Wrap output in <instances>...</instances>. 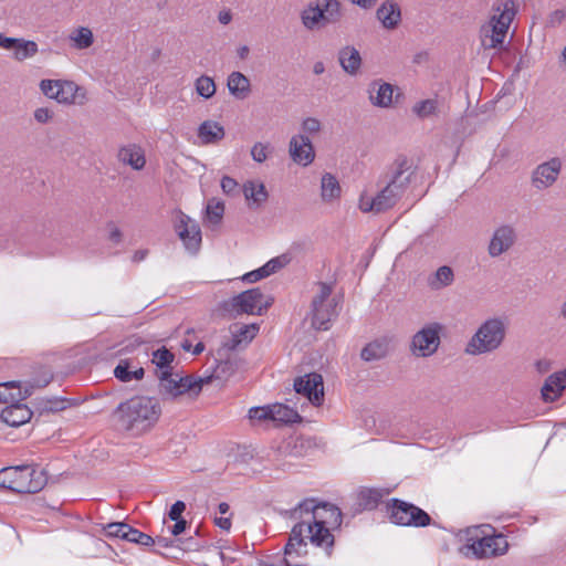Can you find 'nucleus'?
<instances>
[{"instance_id": "20", "label": "nucleus", "mask_w": 566, "mask_h": 566, "mask_svg": "<svg viewBox=\"0 0 566 566\" xmlns=\"http://www.w3.org/2000/svg\"><path fill=\"white\" fill-rule=\"evenodd\" d=\"M32 415L31 409L20 401L8 405L1 411L0 418L10 427H19L28 422L32 418Z\"/></svg>"}, {"instance_id": "49", "label": "nucleus", "mask_w": 566, "mask_h": 566, "mask_svg": "<svg viewBox=\"0 0 566 566\" xmlns=\"http://www.w3.org/2000/svg\"><path fill=\"white\" fill-rule=\"evenodd\" d=\"M129 526L130 525L125 522H112L104 526V531L108 537L125 539Z\"/></svg>"}, {"instance_id": "36", "label": "nucleus", "mask_w": 566, "mask_h": 566, "mask_svg": "<svg viewBox=\"0 0 566 566\" xmlns=\"http://www.w3.org/2000/svg\"><path fill=\"white\" fill-rule=\"evenodd\" d=\"M156 377L159 380V392L165 398L170 397L172 399L177 398L178 395V374H175L174 370H166L164 373H157Z\"/></svg>"}, {"instance_id": "22", "label": "nucleus", "mask_w": 566, "mask_h": 566, "mask_svg": "<svg viewBox=\"0 0 566 566\" xmlns=\"http://www.w3.org/2000/svg\"><path fill=\"white\" fill-rule=\"evenodd\" d=\"M377 19L388 30L396 29L401 21V10L397 2L387 0L376 11Z\"/></svg>"}, {"instance_id": "57", "label": "nucleus", "mask_w": 566, "mask_h": 566, "mask_svg": "<svg viewBox=\"0 0 566 566\" xmlns=\"http://www.w3.org/2000/svg\"><path fill=\"white\" fill-rule=\"evenodd\" d=\"M302 128L308 134H315L321 130V123L317 118L307 117L303 120Z\"/></svg>"}, {"instance_id": "55", "label": "nucleus", "mask_w": 566, "mask_h": 566, "mask_svg": "<svg viewBox=\"0 0 566 566\" xmlns=\"http://www.w3.org/2000/svg\"><path fill=\"white\" fill-rule=\"evenodd\" d=\"M566 19V10L557 9L549 13L547 18V27L555 28L560 25Z\"/></svg>"}, {"instance_id": "12", "label": "nucleus", "mask_w": 566, "mask_h": 566, "mask_svg": "<svg viewBox=\"0 0 566 566\" xmlns=\"http://www.w3.org/2000/svg\"><path fill=\"white\" fill-rule=\"evenodd\" d=\"M562 159L553 157L535 167L531 175V184L536 190L552 187L562 171Z\"/></svg>"}, {"instance_id": "61", "label": "nucleus", "mask_w": 566, "mask_h": 566, "mask_svg": "<svg viewBox=\"0 0 566 566\" xmlns=\"http://www.w3.org/2000/svg\"><path fill=\"white\" fill-rule=\"evenodd\" d=\"M221 188L224 193L230 195L237 191L238 182L233 178L224 176L221 179Z\"/></svg>"}, {"instance_id": "17", "label": "nucleus", "mask_w": 566, "mask_h": 566, "mask_svg": "<svg viewBox=\"0 0 566 566\" xmlns=\"http://www.w3.org/2000/svg\"><path fill=\"white\" fill-rule=\"evenodd\" d=\"M290 155L298 165L307 166L312 164L315 151L311 139L305 135L293 136L290 140Z\"/></svg>"}, {"instance_id": "29", "label": "nucleus", "mask_w": 566, "mask_h": 566, "mask_svg": "<svg viewBox=\"0 0 566 566\" xmlns=\"http://www.w3.org/2000/svg\"><path fill=\"white\" fill-rule=\"evenodd\" d=\"M227 86L230 94L238 99H244L251 93L250 80L239 71H234L228 76Z\"/></svg>"}, {"instance_id": "7", "label": "nucleus", "mask_w": 566, "mask_h": 566, "mask_svg": "<svg viewBox=\"0 0 566 566\" xmlns=\"http://www.w3.org/2000/svg\"><path fill=\"white\" fill-rule=\"evenodd\" d=\"M264 298L260 287L247 290L232 298L224 302L223 308L228 312H233L235 315L250 314L262 315L272 305L273 300H268L262 303Z\"/></svg>"}, {"instance_id": "62", "label": "nucleus", "mask_w": 566, "mask_h": 566, "mask_svg": "<svg viewBox=\"0 0 566 566\" xmlns=\"http://www.w3.org/2000/svg\"><path fill=\"white\" fill-rule=\"evenodd\" d=\"M175 524L170 527V533L174 536H179L184 533L188 526V522L185 518L172 520Z\"/></svg>"}, {"instance_id": "44", "label": "nucleus", "mask_w": 566, "mask_h": 566, "mask_svg": "<svg viewBox=\"0 0 566 566\" xmlns=\"http://www.w3.org/2000/svg\"><path fill=\"white\" fill-rule=\"evenodd\" d=\"M71 39L75 43V48L80 50H84L90 48L93 42V33L88 28L81 27L75 31V35L71 36Z\"/></svg>"}, {"instance_id": "58", "label": "nucleus", "mask_w": 566, "mask_h": 566, "mask_svg": "<svg viewBox=\"0 0 566 566\" xmlns=\"http://www.w3.org/2000/svg\"><path fill=\"white\" fill-rule=\"evenodd\" d=\"M186 510V504L185 502L182 501H176L169 512H168V517L172 521V520H178V518H184L182 517V513L185 512Z\"/></svg>"}, {"instance_id": "31", "label": "nucleus", "mask_w": 566, "mask_h": 566, "mask_svg": "<svg viewBox=\"0 0 566 566\" xmlns=\"http://www.w3.org/2000/svg\"><path fill=\"white\" fill-rule=\"evenodd\" d=\"M224 128L218 122L205 120L198 128V137L205 145L216 144L224 138Z\"/></svg>"}, {"instance_id": "45", "label": "nucleus", "mask_w": 566, "mask_h": 566, "mask_svg": "<svg viewBox=\"0 0 566 566\" xmlns=\"http://www.w3.org/2000/svg\"><path fill=\"white\" fill-rule=\"evenodd\" d=\"M438 108L437 99H423L416 103L412 107L413 113L420 118H426L434 115Z\"/></svg>"}, {"instance_id": "5", "label": "nucleus", "mask_w": 566, "mask_h": 566, "mask_svg": "<svg viewBox=\"0 0 566 566\" xmlns=\"http://www.w3.org/2000/svg\"><path fill=\"white\" fill-rule=\"evenodd\" d=\"M389 521L398 526L427 527L433 524L432 517L413 503L392 497L385 504Z\"/></svg>"}, {"instance_id": "27", "label": "nucleus", "mask_w": 566, "mask_h": 566, "mask_svg": "<svg viewBox=\"0 0 566 566\" xmlns=\"http://www.w3.org/2000/svg\"><path fill=\"white\" fill-rule=\"evenodd\" d=\"M31 396L30 389H23L19 381H8L0 384V402L12 403L25 400Z\"/></svg>"}, {"instance_id": "63", "label": "nucleus", "mask_w": 566, "mask_h": 566, "mask_svg": "<svg viewBox=\"0 0 566 566\" xmlns=\"http://www.w3.org/2000/svg\"><path fill=\"white\" fill-rule=\"evenodd\" d=\"M18 38H9L4 34L0 33V46L6 50H14V46L18 43Z\"/></svg>"}, {"instance_id": "25", "label": "nucleus", "mask_w": 566, "mask_h": 566, "mask_svg": "<svg viewBox=\"0 0 566 566\" xmlns=\"http://www.w3.org/2000/svg\"><path fill=\"white\" fill-rule=\"evenodd\" d=\"M212 376L195 377L191 375L179 377L178 376V391L179 396L188 394L190 397H198L202 390L203 385L211 382Z\"/></svg>"}, {"instance_id": "3", "label": "nucleus", "mask_w": 566, "mask_h": 566, "mask_svg": "<svg viewBox=\"0 0 566 566\" xmlns=\"http://www.w3.org/2000/svg\"><path fill=\"white\" fill-rule=\"evenodd\" d=\"M492 10L495 13L480 30L481 44L485 50L502 49L509 27L515 15L514 0H496Z\"/></svg>"}, {"instance_id": "4", "label": "nucleus", "mask_w": 566, "mask_h": 566, "mask_svg": "<svg viewBox=\"0 0 566 566\" xmlns=\"http://www.w3.org/2000/svg\"><path fill=\"white\" fill-rule=\"evenodd\" d=\"M343 17V4L339 0L310 1L300 14L303 27L308 31L337 24Z\"/></svg>"}, {"instance_id": "15", "label": "nucleus", "mask_w": 566, "mask_h": 566, "mask_svg": "<svg viewBox=\"0 0 566 566\" xmlns=\"http://www.w3.org/2000/svg\"><path fill=\"white\" fill-rule=\"evenodd\" d=\"M398 343V338L395 335H381L363 347L360 358L364 361L384 359L397 349Z\"/></svg>"}, {"instance_id": "56", "label": "nucleus", "mask_w": 566, "mask_h": 566, "mask_svg": "<svg viewBox=\"0 0 566 566\" xmlns=\"http://www.w3.org/2000/svg\"><path fill=\"white\" fill-rule=\"evenodd\" d=\"M213 373L212 378H221L226 375H230L233 373V365L230 360H221L217 364Z\"/></svg>"}, {"instance_id": "39", "label": "nucleus", "mask_w": 566, "mask_h": 566, "mask_svg": "<svg viewBox=\"0 0 566 566\" xmlns=\"http://www.w3.org/2000/svg\"><path fill=\"white\" fill-rule=\"evenodd\" d=\"M175 359V355L167 349L165 346H161L160 348L156 349L153 353V364L156 365V374L157 373H164L166 370H174L171 364Z\"/></svg>"}, {"instance_id": "60", "label": "nucleus", "mask_w": 566, "mask_h": 566, "mask_svg": "<svg viewBox=\"0 0 566 566\" xmlns=\"http://www.w3.org/2000/svg\"><path fill=\"white\" fill-rule=\"evenodd\" d=\"M53 116V113L46 107H39L34 111V119L38 123L45 124Z\"/></svg>"}, {"instance_id": "21", "label": "nucleus", "mask_w": 566, "mask_h": 566, "mask_svg": "<svg viewBox=\"0 0 566 566\" xmlns=\"http://www.w3.org/2000/svg\"><path fill=\"white\" fill-rule=\"evenodd\" d=\"M337 301L333 297L327 305L312 310V324L315 328L327 331L332 319L338 316Z\"/></svg>"}, {"instance_id": "53", "label": "nucleus", "mask_w": 566, "mask_h": 566, "mask_svg": "<svg viewBox=\"0 0 566 566\" xmlns=\"http://www.w3.org/2000/svg\"><path fill=\"white\" fill-rule=\"evenodd\" d=\"M269 145L255 143L251 149V156L256 163H263L268 158Z\"/></svg>"}, {"instance_id": "19", "label": "nucleus", "mask_w": 566, "mask_h": 566, "mask_svg": "<svg viewBox=\"0 0 566 566\" xmlns=\"http://www.w3.org/2000/svg\"><path fill=\"white\" fill-rule=\"evenodd\" d=\"M402 192L392 187L386 185L374 198H371L368 207H365V211H371L375 213L385 212L392 208L401 197Z\"/></svg>"}, {"instance_id": "9", "label": "nucleus", "mask_w": 566, "mask_h": 566, "mask_svg": "<svg viewBox=\"0 0 566 566\" xmlns=\"http://www.w3.org/2000/svg\"><path fill=\"white\" fill-rule=\"evenodd\" d=\"M441 325L430 324L417 332L411 340V352L421 357H428L434 354L440 345Z\"/></svg>"}, {"instance_id": "6", "label": "nucleus", "mask_w": 566, "mask_h": 566, "mask_svg": "<svg viewBox=\"0 0 566 566\" xmlns=\"http://www.w3.org/2000/svg\"><path fill=\"white\" fill-rule=\"evenodd\" d=\"M505 338V325L501 318L486 319L472 336L467 352L472 355L497 349Z\"/></svg>"}, {"instance_id": "34", "label": "nucleus", "mask_w": 566, "mask_h": 566, "mask_svg": "<svg viewBox=\"0 0 566 566\" xmlns=\"http://www.w3.org/2000/svg\"><path fill=\"white\" fill-rule=\"evenodd\" d=\"M272 421L282 424H292L302 421V417L293 408L283 405L274 403L271 406Z\"/></svg>"}, {"instance_id": "24", "label": "nucleus", "mask_w": 566, "mask_h": 566, "mask_svg": "<svg viewBox=\"0 0 566 566\" xmlns=\"http://www.w3.org/2000/svg\"><path fill=\"white\" fill-rule=\"evenodd\" d=\"M564 389H566V379L558 375V371L554 373L546 378L542 387V398L545 402H553L562 396Z\"/></svg>"}, {"instance_id": "37", "label": "nucleus", "mask_w": 566, "mask_h": 566, "mask_svg": "<svg viewBox=\"0 0 566 566\" xmlns=\"http://www.w3.org/2000/svg\"><path fill=\"white\" fill-rule=\"evenodd\" d=\"M80 87L72 81L57 80V88L55 90V101L62 104H74L76 103Z\"/></svg>"}, {"instance_id": "42", "label": "nucleus", "mask_w": 566, "mask_h": 566, "mask_svg": "<svg viewBox=\"0 0 566 566\" xmlns=\"http://www.w3.org/2000/svg\"><path fill=\"white\" fill-rule=\"evenodd\" d=\"M67 402V399L57 397L41 399L38 403V409L40 410V413L57 412L66 409Z\"/></svg>"}, {"instance_id": "38", "label": "nucleus", "mask_w": 566, "mask_h": 566, "mask_svg": "<svg viewBox=\"0 0 566 566\" xmlns=\"http://www.w3.org/2000/svg\"><path fill=\"white\" fill-rule=\"evenodd\" d=\"M322 189V199L324 201H331L335 198H338L340 195V186L335 176L329 172H326L322 177L321 182Z\"/></svg>"}, {"instance_id": "59", "label": "nucleus", "mask_w": 566, "mask_h": 566, "mask_svg": "<svg viewBox=\"0 0 566 566\" xmlns=\"http://www.w3.org/2000/svg\"><path fill=\"white\" fill-rule=\"evenodd\" d=\"M177 547L185 551H198L201 547V544L192 537L186 539L177 538Z\"/></svg>"}, {"instance_id": "14", "label": "nucleus", "mask_w": 566, "mask_h": 566, "mask_svg": "<svg viewBox=\"0 0 566 566\" xmlns=\"http://www.w3.org/2000/svg\"><path fill=\"white\" fill-rule=\"evenodd\" d=\"M179 239L185 248L192 254H196L201 247V230L199 224L184 212H179L178 222L175 226Z\"/></svg>"}, {"instance_id": "40", "label": "nucleus", "mask_w": 566, "mask_h": 566, "mask_svg": "<svg viewBox=\"0 0 566 566\" xmlns=\"http://www.w3.org/2000/svg\"><path fill=\"white\" fill-rule=\"evenodd\" d=\"M436 280L430 282V286L433 290H439L442 287L450 286L454 281L453 270L448 265H442L438 268L434 273Z\"/></svg>"}, {"instance_id": "8", "label": "nucleus", "mask_w": 566, "mask_h": 566, "mask_svg": "<svg viewBox=\"0 0 566 566\" xmlns=\"http://www.w3.org/2000/svg\"><path fill=\"white\" fill-rule=\"evenodd\" d=\"M468 542L464 554L480 559L504 555L509 549L506 537L502 534L471 536Z\"/></svg>"}, {"instance_id": "43", "label": "nucleus", "mask_w": 566, "mask_h": 566, "mask_svg": "<svg viewBox=\"0 0 566 566\" xmlns=\"http://www.w3.org/2000/svg\"><path fill=\"white\" fill-rule=\"evenodd\" d=\"M196 92L203 98H210L216 93L214 81L207 75H201L196 80Z\"/></svg>"}, {"instance_id": "23", "label": "nucleus", "mask_w": 566, "mask_h": 566, "mask_svg": "<svg viewBox=\"0 0 566 566\" xmlns=\"http://www.w3.org/2000/svg\"><path fill=\"white\" fill-rule=\"evenodd\" d=\"M289 262V259L285 255L276 256L268 261L261 268L248 272L243 275V280L249 283H255L264 277L270 276L271 274L277 272L280 269L285 266Z\"/></svg>"}, {"instance_id": "32", "label": "nucleus", "mask_w": 566, "mask_h": 566, "mask_svg": "<svg viewBox=\"0 0 566 566\" xmlns=\"http://www.w3.org/2000/svg\"><path fill=\"white\" fill-rule=\"evenodd\" d=\"M384 493L379 489L363 488L357 495V505L354 513H360L365 510H374L381 501Z\"/></svg>"}, {"instance_id": "50", "label": "nucleus", "mask_w": 566, "mask_h": 566, "mask_svg": "<svg viewBox=\"0 0 566 566\" xmlns=\"http://www.w3.org/2000/svg\"><path fill=\"white\" fill-rule=\"evenodd\" d=\"M223 213H224V205L222 202H217L214 205L209 202L206 208L207 219L212 224H219L222 220Z\"/></svg>"}, {"instance_id": "11", "label": "nucleus", "mask_w": 566, "mask_h": 566, "mask_svg": "<svg viewBox=\"0 0 566 566\" xmlns=\"http://www.w3.org/2000/svg\"><path fill=\"white\" fill-rule=\"evenodd\" d=\"M17 469L15 493H36L41 491L46 482L48 476L43 470H38L30 465L14 467Z\"/></svg>"}, {"instance_id": "47", "label": "nucleus", "mask_w": 566, "mask_h": 566, "mask_svg": "<svg viewBox=\"0 0 566 566\" xmlns=\"http://www.w3.org/2000/svg\"><path fill=\"white\" fill-rule=\"evenodd\" d=\"M317 286L319 289L318 293L313 297L311 307L315 310L322 305H325V302L331 297L333 292V284L326 282H318Z\"/></svg>"}, {"instance_id": "10", "label": "nucleus", "mask_w": 566, "mask_h": 566, "mask_svg": "<svg viewBox=\"0 0 566 566\" xmlns=\"http://www.w3.org/2000/svg\"><path fill=\"white\" fill-rule=\"evenodd\" d=\"M411 164L405 155H399L388 167V171L381 176V182L405 192L410 184L412 171Z\"/></svg>"}, {"instance_id": "33", "label": "nucleus", "mask_w": 566, "mask_h": 566, "mask_svg": "<svg viewBox=\"0 0 566 566\" xmlns=\"http://www.w3.org/2000/svg\"><path fill=\"white\" fill-rule=\"evenodd\" d=\"M338 60L342 69L350 75L356 74L361 64L360 53L354 46L340 49Z\"/></svg>"}, {"instance_id": "54", "label": "nucleus", "mask_w": 566, "mask_h": 566, "mask_svg": "<svg viewBox=\"0 0 566 566\" xmlns=\"http://www.w3.org/2000/svg\"><path fill=\"white\" fill-rule=\"evenodd\" d=\"M42 93L49 97L55 99V90L57 88V80H42L40 83Z\"/></svg>"}, {"instance_id": "52", "label": "nucleus", "mask_w": 566, "mask_h": 566, "mask_svg": "<svg viewBox=\"0 0 566 566\" xmlns=\"http://www.w3.org/2000/svg\"><path fill=\"white\" fill-rule=\"evenodd\" d=\"M249 418L251 421H266L272 420L271 406L252 407L249 410Z\"/></svg>"}, {"instance_id": "41", "label": "nucleus", "mask_w": 566, "mask_h": 566, "mask_svg": "<svg viewBox=\"0 0 566 566\" xmlns=\"http://www.w3.org/2000/svg\"><path fill=\"white\" fill-rule=\"evenodd\" d=\"M38 53V44L34 41L19 39L14 46V59L17 61H23Z\"/></svg>"}, {"instance_id": "35", "label": "nucleus", "mask_w": 566, "mask_h": 566, "mask_svg": "<svg viewBox=\"0 0 566 566\" xmlns=\"http://www.w3.org/2000/svg\"><path fill=\"white\" fill-rule=\"evenodd\" d=\"M133 368V364L129 359H120L114 369V376L122 382H128L133 379L140 380L145 375L143 367Z\"/></svg>"}, {"instance_id": "46", "label": "nucleus", "mask_w": 566, "mask_h": 566, "mask_svg": "<svg viewBox=\"0 0 566 566\" xmlns=\"http://www.w3.org/2000/svg\"><path fill=\"white\" fill-rule=\"evenodd\" d=\"M124 541L139 544L142 546H153L155 545L154 537L150 535L140 532L139 530L129 526L128 533L126 534V537Z\"/></svg>"}, {"instance_id": "16", "label": "nucleus", "mask_w": 566, "mask_h": 566, "mask_svg": "<svg viewBox=\"0 0 566 566\" xmlns=\"http://www.w3.org/2000/svg\"><path fill=\"white\" fill-rule=\"evenodd\" d=\"M517 234L510 224H502L495 229L491 238L488 252L490 256L496 258L509 251L516 242Z\"/></svg>"}, {"instance_id": "2", "label": "nucleus", "mask_w": 566, "mask_h": 566, "mask_svg": "<svg viewBox=\"0 0 566 566\" xmlns=\"http://www.w3.org/2000/svg\"><path fill=\"white\" fill-rule=\"evenodd\" d=\"M161 416V406L155 397L134 396L120 402L111 413L113 429L132 437L150 431Z\"/></svg>"}, {"instance_id": "48", "label": "nucleus", "mask_w": 566, "mask_h": 566, "mask_svg": "<svg viewBox=\"0 0 566 566\" xmlns=\"http://www.w3.org/2000/svg\"><path fill=\"white\" fill-rule=\"evenodd\" d=\"M17 469L14 467L0 470V488L15 492Z\"/></svg>"}, {"instance_id": "28", "label": "nucleus", "mask_w": 566, "mask_h": 566, "mask_svg": "<svg viewBox=\"0 0 566 566\" xmlns=\"http://www.w3.org/2000/svg\"><path fill=\"white\" fill-rule=\"evenodd\" d=\"M118 159L135 170L143 169L146 164L144 150L136 144L122 147L118 151Z\"/></svg>"}, {"instance_id": "64", "label": "nucleus", "mask_w": 566, "mask_h": 566, "mask_svg": "<svg viewBox=\"0 0 566 566\" xmlns=\"http://www.w3.org/2000/svg\"><path fill=\"white\" fill-rule=\"evenodd\" d=\"M155 545H158L160 547L167 548V547H177V539L157 536L154 538Z\"/></svg>"}, {"instance_id": "51", "label": "nucleus", "mask_w": 566, "mask_h": 566, "mask_svg": "<svg viewBox=\"0 0 566 566\" xmlns=\"http://www.w3.org/2000/svg\"><path fill=\"white\" fill-rule=\"evenodd\" d=\"M53 379V375L49 371H42L38 377L25 382L23 389H30L31 395L35 388L46 387Z\"/></svg>"}, {"instance_id": "1", "label": "nucleus", "mask_w": 566, "mask_h": 566, "mask_svg": "<svg viewBox=\"0 0 566 566\" xmlns=\"http://www.w3.org/2000/svg\"><path fill=\"white\" fill-rule=\"evenodd\" d=\"M284 515L292 520H300L291 530L289 541L284 547V555H306L307 539L315 546L325 549L332 555L335 538L331 530L339 528L343 513L338 506L328 502H316L310 497L300 502L295 507L285 511Z\"/></svg>"}, {"instance_id": "18", "label": "nucleus", "mask_w": 566, "mask_h": 566, "mask_svg": "<svg viewBox=\"0 0 566 566\" xmlns=\"http://www.w3.org/2000/svg\"><path fill=\"white\" fill-rule=\"evenodd\" d=\"M259 326L256 324L250 325H233L231 326V337L223 342V347L228 350H237L247 346L256 335Z\"/></svg>"}, {"instance_id": "13", "label": "nucleus", "mask_w": 566, "mask_h": 566, "mask_svg": "<svg viewBox=\"0 0 566 566\" xmlns=\"http://www.w3.org/2000/svg\"><path fill=\"white\" fill-rule=\"evenodd\" d=\"M294 390L306 397L316 407L324 401V384L321 374L310 373L297 377L294 380Z\"/></svg>"}, {"instance_id": "26", "label": "nucleus", "mask_w": 566, "mask_h": 566, "mask_svg": "<svg viewBox=\"0 0 566 566\" xmlns=\"http://www.w3.org/2000/svg\"><path fill=\"white\" fill-rule=\"evenodd\" d=\"M394 86L389 83L373 82L369 90V99L373 105L388 107L392 103Z\"/></svg>"}, {"instance_id": "30", "label": "nucleus", "mask_w": 566, "mask_h": 566, "mask_svg": "<svg viewBox=\"0 0 566 566\" xmlns=\"http://www.w3.org/2000/svg\"><path fill=\"white\" fill-rule=\"evenodd\" d=\"M245 199L249 201L251 209L260 208L269 197L268 190L263 182L248 181L243 187Z\"/></svg>"}]
</instances>
